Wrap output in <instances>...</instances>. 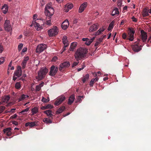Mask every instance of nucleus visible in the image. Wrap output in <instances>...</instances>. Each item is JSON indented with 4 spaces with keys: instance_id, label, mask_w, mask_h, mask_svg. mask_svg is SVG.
I'll return each instance as SVG.
<instances>
[{
    "instance_id": "obj_1",
    "label": "nucleus",
    "mask_w": 151,
    "mask_h": 151,
    "mask_svg": "<svg viewBox=\"0 0 151 151\" xmlns=\"http://www.w3.org/2000/svg\"><path fill=\"white\" fill-rule=\"evenodd\" d=\"M45 9V13L47 16L46 24L50 25L51 24V16L53 15L54 12V9L50 5H47Z\"/></svg>"
},
{
    "instance_id": "obj_2",
    "label": "nucleus",
    "mask_w": 151,
    "mask_h": 151,
    "mask_svg": "<svg viewBox=\"0 0 151 151\" xmlns=\"http://www.w3.org/2000/svg\"><path fill=\"white\" fill-rule=\"evenodd\" d=\"M88 52V50L86 48H80L78 49L74 55L76 60L78 61L84 58Z\"/></svg>"
},
{
    "instance_id": "obj_3",
    "label": "nucleus",
    "mask_w": 151,
    "mask_h": 151,
    "mask_svg": "<svg viewBox=\"0 0 151 151\" xmlns=\"http://www.w3.org/2000/svg\"><path fill=\"white\" fill-rule=\"evenodd\" d=\"M48 72V69L44 68L41 69L38 73V76L36 78L38 80H40L43 79Z\"/></svg>"
},
{
    "instance_id": "obj_4",
    "label": "nucleus",
    "mask_w": 151,
    "mask_h": 151,
    "mask_svg": "<svg viewBox=\"0 0 151 151\" xmlns=\"http://www.w3.org/2000/svg\"><path fill=\"white\" fill-rule=\"evenodd\" d=\"M47 47L46 45L45 44H39L37 47L36 52L37 53L40 54L46 49Z\"/></svg>"
},
{
    "instance_id": "obj_5",
    "label": "nucleus",
    "mask_w": 151,
    "mask_h": 151,
    "mask_svg": "<svg viewBox=\"0 0 151 151\" xmlns=\"http://www.w3.org/2000/svg\"><path fill=\"white\" fill-rule=\"evenodd\" d=\"M48 33L50 37L55 36L58 33V30L57 27L55 26L53 28L48 30Z\"/></svg>"
},
{
    "instance_id": "obj_6",
    "label": "nucleus",
    "mask_w": 151,
    "mask_h": 151,
    "mask_svg": "<svg viewBox=\"0 0 151 151\" xmlns=\"http://www.w3.org/2000/svg\"><path fill=\"white\" fill-rule=\"evenodd\" d=\"M58 70V67H55L54 65H52L50 68L49 72L50 75L54 76L57 73Z\"/></svg>"
},
{
    "instance_id": "obj_7",
    "label": "nucleus",
    "mask_w": 151,
    "mask_h": 151,
    "mask_svg": "<svg viewBox=\"0 0 151 151\" xmlns=\"http://www.w3.org/2000/svg\"><path fill=\"white\" fill-rule=\"evenodd\" d=\"M5 30L8 32L12 30V27L10 24V21L9 20H6L5 21L4 24Z\"/></svg>"
},
{
    "instance_id": "obj_8",
    "label": "nucleus",
    "mask_w": 151,
    "mask_h": 151,
    "mask_svg": "<svg viewBox=\"0 0 151 151\" xmlns=\"http://www.w3.org/2000/svg\"><path fill=\"white\" fill-rule=\"evenodd\" d=\"M70 65V64L69 62L65 61L60 64L59 70L61 71L63 69L68 67Z\"/></svg>"
},
{
    "instance_id": "obj_9",
    "label": "nucleus",
    "mask_w": 151,
    "mask_h": 151,
    "mask_svg": "<svg viewBox=\"0 0 151 151\" xmlns=\"http://www.w3.org/2000/svg\"><path fill=\"white\" fill-rule=\"evenodd\" d=\"M22 68L20 66H18L17 68V70L15 71L14 73V76H15L18 77H20L22 75Z\"/></svg>"
},
{
    "instance_id": "obj_10",
    "label": "nucleus",
    "mask_w": 151,
    "mask_h": 151,
    "mask_svg": "<svg viewBox=\"0 0 151 151\" xmlns=\"http://www.w3.org/2000/svg\"><path fill=\"white\" fill-rule=\"evenodd\" d=\"M65 97L64 96L58 97L55 101L54 104L55 105L58 106L61 104L65 99Z\"/></svg>"
},
{
    "instance_id": "obj_11",
    "label": "nucleus",
    "mask_w": 151,
    "mask_h": 151,
    "mask_svg": "<svg viewBox=\"0 0 151 151\" xmlns=\"http://www.w3.org/2000/svg\"><path fill=\"white\" fill-rule=\"evenodd\" d=\"M30 26V27L34 26L37 30H40L41 29V27L39 23L36 22V20L32 22V23Z\"/></svg>"
},
{
    "instance_id": "obj_12",
    "label": "nucleus",
    "mask_w": 151,
    "mask_h": 151,
    "mask_svg": "<svg viewBox=\"0 0 151 151\" xmlns=\"http://www.w3.org/2000/svg\"><path fill=\"white\" fill-rule=\"evenodd\" d=\"M141 38L143 42H145L147 39V33L142 30L141 31Z\"/></svg>"
},
{
    "instance_id": "obj_13",
    "label": "nucleus",
    "mask_w": 151,
    "mask_h": 151,
    "mask_svg": "<svg viewBox=\"0 0 151 151\" xmlns=\"http://www.w3.org/2000/svg\"><path fill=\"white\" fill-rule=\"evenodd\" d=\"M38 121H35L33 122H27L25 124V126L26 127L29 126L32 127L37 126L38 124Z\"/></svg>"
},
{
    "instance_id": "obj_14",
    "label": "nucleus",
    "mask_w": 151,
    "mask_h": 151,
    "mask_svg": "<svg viewBox=\"0 0 151 151\" xmlns=\"http://www.w3.org/2000/svg\"><path fill=\"white\" fill-rule=\"evenodd\" d=\"M87 5V3L85 2L83 3L80 6L79 10L78 12L80 13H82L83 11L86 8Z\"/></svg>"
},
{
    "instance_id": "obj_15",
    "label": "nucleus",
    "mask_w": 151,
    "mask_h": 151,
    "mask_svg": "<svg viewBox=\"0 0 151 151\" xmlns=\"http://www.w3.org/2000/svg\"><path fill=\"white\" fill-rule=\"evenodd\" d=\"M142 47L141 45L139 46L138 45H134L132 46V49L134 51L137 52L141 50Z\"/></svg>"
},
{
    "instance_id": "obj_16",
    "label": "nucleus",
    "mask_w": 151,
    "mask_h": 151,
    "mask_svg": "<svg viewBox=\"0 0 151 151\" xmlns=\"http://www.w3.org/2000/svg\"><path fill=\"white\" fill-rule=\"evenodd\" d=\"M29 60V58L28 56H26L24 57V59L21 64L22 69H24L26 67L27 62Z\"/></svg>"
},
{
    "instance_id": "obj_17",
    "label": "nucleus",
    "mask_w": 151,
    "mask_h": 151,
    "mask_svg": "<svg viewBox=\"0 0 151 151\" xmlns=\"http://www.w3.org/2000/svg\"><path fill=\"white\" fill-rule=\"evenodd\" d=\"M69 25V22L68 20H65L62 24V28L64 30L66 29Z\"/></svg>"
},
{
    "instance_id": "obj_18",
    "label": "nucleus",
    "mask_w": 151,
    "mask_h": 151,
    "mask_svg": "<svg viewBox=\"0 0 151 151\" xmlns=\"http://www.w3.org/2000/svg\"><path fill=\"white\" fill-rule=\"evenodd\" d=\"M98 25L97 24H94L89 28V31L90 32L96 31L98 29Z\"/></svg>"
},
{
    "instance_id": "obj_19",
    "label": "nucleus",
    "mask_w": 151,
    "mask_h": 151,
    "mask_svg": "<svg viewBox=\"0 0 151 151\" xmlns=\"http://www.w3.org/2000/svg\"><path fill=\"white\" fill-rule=\"evenodd\" d=\"M63 44L65 45V47H67L69 45V43L66 36H64L63 38Z\"/></svg>"
},
{
    "instance_id": "obj_20",
    "label": "nucleus",
    "mask_w": 151,
    "mask_h": 151,
    "mask_svg": "<svg viewBox=\"0 0 151 151\" xmlns=\"http://www.w3.org/2000/svg\"><path fill=\"white\" fill-rule=\"evenodd\" d=\"M52 119L50 117H49V118H45L43 119L42 121L45 123L47 124H49L52 123Z\"/></svg>"
},
{
    "instance_id": "obj_21",
    "label": "nucleus",
    "mask_w": 151,
    "mask_h": 151,
    "mask_svg": "<svg viewBox=\"0 0 151 151\" xmlns=\"http://www.w3.org/2000/svg\"><path fill=\"white\" fill-rule=\"evenodd\" d=\"M75 98V96L74 95H71L69 99L68 104L69 105L71 104L74 101Z\"/></svg>"
},
{
    "instance_id": "obj_22",
    "label": "nucleus",
    "mask_w": 151,
    "mask_h": 151,
    "mask_svg": "<svg viewBox=\"0 0 151 151\" xmlns=\"http://www.w3.org/2000/svg\"><path fill=\"white\" fill-rule=\"evenodd\" d=\"M44 113L49 116V117L53 119L52 116H53V115L52 114V111L50 110H46L44 112Z\"/></svg>"
},
{
    "instance_id": "obj_23",
    "label": "nucleus",
    "mask_w": 151,
    "mask_h": 151,
    "mask_svg": "<svg viewBox=\"0 0 151 151\" xmlns=\"http://www.w3.org/2000/svg\"><path fill=\"white\" fill-rule=\"evenodd\" d=\"M99 80V78L97 77L94 78H93L90 82V85L91 86H93L94 83L97 81Z\"/></svg>"
},
{
    "instance_id": "obj_24",
    "label": "nucleus",
    "mask_w": 151,
    "mask_h": 151,
    "mask_svg": "<svg viewBox=\"0 0 151 151\" xmlns=\"http://www.w3.org/2000/svg\"><path fill=\"white\" fill-rule=\"evenodd\" d=\"M65 106H62L60 107L56 111V113L57 114H59L62 112L65 109Z\"/></svg>"
},
{
    "instance_id": "obj_25",
    "label": "nucleus",
    "mask_w": 151,
    "mask_h": 151,
    "mask_svg": "<svg viewBox=\"0 0 151 151\" xmlns=\"http://www.w3.org/2000/svg\"><path fill=\"white\" fill-rule=\"evenodd\" d=\"M149 12V10H148L146 9H144L143 11V13L142 14L143 17H145L149 16V14L148 13Z\"/></svg>"
},
{
    "instance_id": "obj_26",
    "label": "nucleus",
    "mask_w": 151,
    "mask_h": 151,
    "mask_svg": "<svg viewBox=\"0 0 151 151\" xmlns=\"http://www.w3.org/2000/svg\"><path fill=\"white\" fill-rule=\"evenodd\" d=\"M32 113V115H33L38 112V108L37 107L33 108L31 110Z\"/></svg>"
},
{
    "instance_id": "obj_27",
    "label": "nucleus",
    "mask_w": 151,
    "mask_h": 151,
    "mask_svg": "<svg viewBox=\"0 0 151 151\" xmlns=\"http://www.w3.org/2000/svg\"><path fill=\"white\" fill-rule=\"evenodd\" d=\"M95 37H94L92 38L90 40L88 39L85 42V44L88 45H89L91 44L92 42L94 40Z\"/></svg>"
},
{
    "instance_id": "obj_28",
    "label": "nucleus",
    "mask_w": 151,
    "mask_h": 151,
    "mask_svg": "<svg viewBox=\"0 0 151 151\" xmlns=\"http://www.w3.org/2000/svg\"><path fill=\"white\" fill-rule=\"evenodd\" d=\"M10 99V97L8 96H6L2 99V102L3 103L7 102Z\"/></svg>"
},
{
    "instance_id": "obj_29",
    "label": "nucleus",
    "mask_w": 151,
    "mask_h": 151,
    "mask_svg": "<svg viewBox=\"0 0 151 151\" xmlns=\"http://www.w3.org/2000/svg\"><path fill=\"white\" fill-rule=\"evenodd\" d=\"M119 13L118 9L116 8H115L114 10L112 11L111 15L112 16H114L115 14H118Z\"/></svg>"
},
{
    "instance_id": "obj_30",
    "label": "nucleus",
    "mask_w": 151,
    "mask_h": 151,
    "mask_svg": "<svg viewBox=\"0 0 151 151\" xmlns=\"http://www.w3.org/2000/svg\"><path fill=\"white\" fill-rule=\"evenodd\" d=\"M89 75L88 74H86L85 76L81 78L82 80L83 83H84L86 80L88 79L89 78Z\"/></svg>"
},
{
    "instance_id": "obj_31",
    "label": "nucleus",
    "mask_w": 151,
    "mask_h": 151,
    "mask_svg": "<svg viewBox=\"0 0 151 151\" xmlns=\"http://www.w3.org/2000/svg\"><path fill=\"white\" fill-rule=\"evenodd\" d=\"M24 34L26 36H29L31 35V33L30 30L26 29L24 31Z\"/></svg>"
},
{
    "instance_id": "obj_32",
    "label": "nucleus",
    "mask_w": 151,
    "mask_h": 151,
    "mask_svg": "<svg viewBox=\"0 0 151 151\" xmlns=\"http://www.w3.org/2000/svg\"><path fill=\"white\" fill-rule=\"evenodd\" d=\"M128 35L129 38H127V39L130 41H133L134 39V35L128 33Z\"/></svg>"
},
{
    "instance_id": "obj_33",
    "label": "nucleus",
    "mask_w": 151,
    "mask_h": 151,
    "mask_svg": "<svg viewBox=\"0 0 151 151\" xmlns=\"http://www.w3.org/2000/svg\"><path fill=\"white\" fill-rule=\"evenodd\" d=\"M21 82H17L15 85V88L17 89H19L21 88Z\"/></svg>"
},
{
    "instance_id": "obj_34",
    "label": "nucleus",
    "mask_w": 151,
    "mask_h": 151,
    "mask_svg": "<svg viewBox=\"0 0 151 151\" xmlns=\"http://www.w3.org/2000/svg\"><path fill=\"white\" fill-rule=\"evenodd\" d=\"M29 96L28 95L26 96L24 94H22L19 98V101H22L26 97L28 98Z\"/></svg>"
},
{
    "instance_id": "obj_35",
    "label": "nucleus",
    "mask_w": 151,
    "mask_h": 151,
    "mask_svg": "<svg viewBox=\"0 0 151 151\" xmlns=\"http://www.w3.org/2000/svg\"><path fill=\"white\" fill-rule=\"evenodd\" d=\"M114 21H112L109 24V26L108 28V30L109 31L111 30L112 29H113V27L114 24Z\"/></svg>"
},
{
    "instance_id": "obj_36",
    "label": "nucleus",
    "mask_w": 151,
    "mask_h": 151,
    "mask_svg": "<svg viewBox=\"0 0 151 151\" xmlns=\"http://www.w3.org/2000/svg\"><path fill=\"white\" fill-rule=\"evenodd\" d=\"M73 7V5L72 4H67L65 5V7L68 9H71Z\"/></svg>"
},
{
    "instance_id": "obj_37",
    "label": "nucleus",
    "mask_w": 151,
    "mask_h": 151,
    "mask_svg": "<svg viewBox=\"0 0 151 151\" xmlns=\"http://www.w3.org/2000/svg\"><path fill=\"white\" fill-rule=\"evenodd\" d=\"M12 129L10 127H8L3 129V132L5 134H6L7 132L11 131Z\"/></svg>"
},
{
    "instance_id": "obj_38",
    "label": "nucleus",
    "mask_w": 151,
    "mask_h": 151,
    "mask_svg": "<svg viewBox=\"0 0 151 151\" xmlns=\"http://www.w3.org/2000/svg\"><path fill=\"white\" fill-rule=\"evenodd\" d=\"M47 99H46L44 97H42L41 101L43 103H46L50 101L49 98H47Z\"/></svg>"
},
{
    "instance_id": "obj_39",
    "label": "nucleus",
    "mask_w": 151,
    "mask_h": 151,
    "mask_svg": "<svg viewBox=\"0 0 151 151\" xmlns=\"http://www.w3.org/2000/svg\"><path fill=\"white\" fill-rule=\"evenodd\" d=\"M29 109V108H27L26 109L22 110L19 113L21 114H25V112H27Z\"/></svg>"
},
{
    "instance_id": "obj_40",
    "label": "nucleus",
    "mask_w": 151,
    "mask_h": 151,
    "mask_svg": "<svg viewBox=\"0 0 151 151\" xmlns=\"http://www.w3.org/2000/svg\"><path fill=\"white\" fill-rule=\"evenodd\" d=\"M101 43L98 42H96L94 44V47H95V51L98 48L97 46L100 45Z\"/></svg>"
},
{
    "instance_id": "obj_41",
    "label": "nucleus",
    "mask_w": 151,
    "mask_h": 151,
    "mask_svg": "<svg viewBox=\"0 0 151 151\" xmlns=\"http://www.w3.org/2000/svg\"><path fill=\"white\" fill-rule=\"evenodd\" d=\"M129 32L128 33H131L132 34L134 35L135 31L134 30V29L132 28H129Z\"/></svg>"
},
{
    "instance_id": "obj_42",
    "label": "nucleus",
    "mask_w": 151,
    "mask_h": 151,
    "mask_svg": "<svg viewBox=\"0 0 151 151\" xmlns=\"http://www.w3.org/2000/svg\"><path fill=\"white\" fill-rule=\"evenodd\" d=\"M83 96H78L77 98V100L76 101V102H81V98H83Z\"/></svg>"
},
{
    "instance_id": "obj_43",
    "label": "nucleus",
    "mask_w": 151,
    "mask_h": 151,
    "mask_svg": "<svg viewBox=\"0 0 151 151\" xmlns=\"http://www.w3.org/2000/svg\"><path fill=\"white\" fill-rule=\"evenodd\" d=\"M26 76L27 75L25 74H23L22 76L20 78L19 80L24 81L25 80L24 78L26 77Z\"/></svg>"
},
{
    "instance_id": "obj_44",
    "label": "nucleus",
    "mask_w": 151,
    "mask_h": 151,
    "mask_svg": "<svg viewBox=\"0 0 151 151\" xmlns=\"http://www.w3.org/2000/svg\"><path fill=\"white\" fill-rule=\"evenodd\" d=\"M23 45L22 44H20L18 45V50L19 51L21 50L23 46Z\"/></svg>"
},
{
    "instance_id": "obj_45",
    "label": "nucleus",
    "mask_w": 151,
    "mask_h": 151,
    "mask_svg": "<svg viewBox=\"0 0 151 151\" xmlns=\"http://www.w3.org/2000/svg\"><path fill=\"white\" fill-rule=\"evenodd\" d=\"M5 9V10L8 11V6L7 4H4L2 7V9Z\"/></svg>"
},
{
    "instance_id": "obj_46",
    "label": "nucleus",
    "mask_w": 151,
    "mask_h": 151,
    "mask_svg": "<svg viewBox=\"0 0 151 151\" xmlns=\"http://www.w3.org/2000/svg\"><path fill=\"white\" fill-rule=\"evenodd\" d=\"M5 107L4 106H1L0 107V114L5 109Z\"/></svg>"
},
{
    "instance_id": "obj_47",
    "label": "nucleus",
    "mask_w": 151,
    "mask_h": 151,
    "mask_svg": "<svg viewBox=\"0 0 151 151\" xmlns=\"http://www.w3.org/2000/svg\"><path fill=\"white\" fill-rule=\"evenodd\" d=\"M17 115L16 114H15L14 115L12 116L10 118V119H14L17 117Z\"/></svg>"
},
{
    "instance_id": "obj_48",
    "label": "nucleus",
    "mask_w": 151,
    "mask_h": 151,
    "mask_svg": "<svg viewBox=\"0 0 151 151\" xmlns=\"http://www.w3.org/2000/svg\"><path fill=\"white\" fill-rule=\"evenodd\" d=\"M122 0H118L117 1V4L119 6H121L122 5Z\"/></svg>"
},
{
    "instance_id": "obj_49",
    "label": "nucleus",
    "mask_w": 151,
    "mask_h": 151,
    "mask_svg": "<svg viewBox=\"0 0 151 151\" xmlns=\"http://www.w3.org/2000/svg\"><path fill=\"white\" fill-rule=\"evenodd\" d=\"M35 89L36 91H39L41 89V87H40V86H39V85L37 86H36Z\"/></svg>"
},
{
    "instance_id": "obj_50",
    "label": "nucleus",
    "mask_w": 151,
    "mask_h": 151,
    "mask_svg": "<svg viewBox=\"0 0 151 151\" xmlns=\"http://www.w3.org/2000/svg\"><path fill=\"white\" fill-rule=\"evenodd\" d=\"M4 61V58L2 57L0 58V65L2 64Z\"/></svg>"
},
{
    "instance_id": "obj_51",
    "label": "nucleus",
    "mask_w": 151,
    "mask_h": 151,
    "mask_svg": "<svg viewBox=\"0 0 151 151\" xmlns=\"http://www.w3.org/2000/svg\"><path fill=\"white\" fill-rule=\"evenodd\" d=\"M78 63H79V62H74L73 63V64L72 65V68L74 67L75 66H76L78 64Z\"/></svg>"
},
{
    "instance_id": "obj_52",
    "label": "nucleus",
    "mask_w": 151,
    "mask_h": 151,
    "mask_svg": "<svg viewBox=\"0 0 151 151\" xmlns=\"http://www.w3.org/2000/svg\"><path fill=\"white\" fill-rule=\"evenodd\" d=\"M47 109H52L53 108V106L51 104H49L47 105L46 106Z\"/></svg>"
},
{
    "instance_id": "obj_53",
    "label": "nucleus",
    "mask_w": 151,
    "mask_h": 151,
    "mask_svg": "<svg viewBox=\"0 0 151 151\" xmlns=\"http://www.w3.org/2000/svg\"><path fill=\"white\" fill-rule=\"evenodd\" d=\"M71 45L75 48L77 45V43L76 42H72L71 43Z\"/></svg>"
},
{
    "instance_id": "obj_54",
    "label": "nucleus",
    "mask_w": 151,
    "mask_h": 151,
    "mask_svg": "<svg viewBox=\"0 0 151 151\" xmlns=\"http://www.w3.org/2000/svg\"><path fill=\"white\" fill-rule=\"evenodd\" d=\"M122 37L124 39H125L127 37V35L125 33H124L122 35Z\"/></svg>"
},
{
    "instance_id": "obj_55",
    "label": "nucleus",
    "mask_w": 151,
    "mask_h": 151,
    "mask_svg": "<svg viewBox=\"0 0 151 151\" xmlns=\"http://www.w3.org/2000/svg\"><path fill=\"white\" fill-rule=\"evenodd\" d=\"M131 19H132V21L133 22H137V19L136 18L134 17V16H133L132 17Z\"/></svg>"
},
{
    "instance_id": "obj_56",
    "label": "nucleus",
    "mask_w": 151,
    "mask_h": 151,
    "mask_svg": "<svg viewBox=\"0 0 151 151\" xmlns=\"http://www.w3.org/2000/svg\"><path fill=\"white\" fill-rule=\"evenodd\" d=\"M75 48V47H74L73 46H71L70 45V48L69 49V50L70 51H73L74 49Z\"/></svg>"
},
{
    "instance_id": "obj_57",
    "label": "nucleus",
    "mask_w": 151,
    "mask_h": 151,
    "mask_svg": "<svg viewBox=\"0 0 151 151\" xmlns=\"http://www.w3.org/2000/svg\"><path fill=\"white\" fill-rule=\"evenodd\" d=\"M58 59L57 57L56 56H55L52 59V61H55Z\"/></svg>"
},
{
    "instance_id": "obj_58",
    "label": "nucleus",
    "mask_w": 151,
    "mask_h": 151,
    "mask_svg": "<svg viewBox=\"0 0 151 151\" xmlns=\"http://www.w3.org/2000/svg\"><path fill=\"white\" fill-rule=\"evenodd\" d=\"M103 40V38H99L98 39V41H97V42L101 43V42H102Z\"/></svg>"
},
{
    "instance_id": "obj_59",
    "label": "nucleus",
    "mask_w": 151,
    "mask_h": 151,
    "mask_svg": "<svg viewBox=\"0 0 151 151\" xmlns=\"http://www.w3.org/2000/svg\"><path fill=\"white\" fill-rule=\"evenodd\" d=\"M101 73L99 71L97 72L95 74V75L94 76L95 77H96L98 75L99 76H100L101 75Z\"/></svg>"
},
{
    "instance_id": "obj_60",
    "label": "nucleus",
    "mask_w": 151,
    "mask_h": 151,
    "mask_svg": "<svg viewBox=\"0 0 151 151\" xmlns=\"http://www.w3.org/2000/svg\"><path fill=\"white\" fill-rule=\"evenodd\" d=\"M4 50V48L2 46L0 45V53L2 52Z\"/></svg>"
},
{
    "instance_id": "obj_61",
    "label": "nucleus",
    "mask_w": 151,
    "mask_h": 151,
    "mask_svg": "<svg viewBox=\"0 0 151 151\" xmlns=\"http://www.w3.org/2000/svg\"><path fill=\"white\" fill-rule=\"evenodd\" d=\"M104 28L103 27H102L100 29L98 30L101 33V32H103L104 30Z\"/></svg>"
},
{
    "instance_id": "obj_62",
    "label": "nucleus",
    "mask_w": 151,
    "mask_h": 151,
    "mask_svg": "<svg viewBox=\"0 0 151 151\" xmlns=\"http://www.w3.org/2000/svg\"><path fill=\"white\" fill-rule=\"evenodd\" d=\"M104 28L103 27H102L100 29L98 30L101 33V32H103L104 30Z\"/></svg>"
},
{
    "instance_id": "obj_63",
    "label": "nucleus",
    "mask_w": 151,
    "mask_h": 151,
    "mask_svg": "<svg viewBox=\"0 0 151 151\" xmlns=\"http://www.w3.org/2000/svg\"><path fill=\"white\" fill-rule=\"evenodd\" d=\"M27 48H26V47H24L23 49V50H22V52H26L27 51Z\"/></svg>"
},
{
    "instance_id": "obj_64",
    "label": "nucleus",
    "mask_w": 151,
    "mask_h": 151,
    "mask_svg": "<svg viewBox=\"0 0 151 151\" xmlns=\"http://www.w3.org/2000/svg\"><path fill=\"white\" fill-rule=\"evenodd\" d=\"M6 134L8 136H10L12 134V132H11V131H10L9 132H7V133H6Z\"/></svg>"
}]
</instances>
